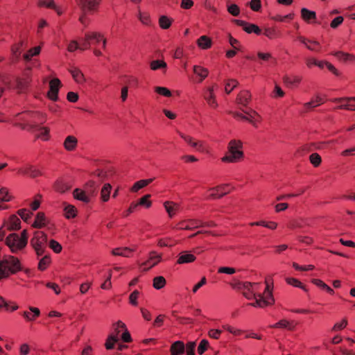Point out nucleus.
<instances>
[{
  "label": "nucleus",
  "instance_id": "nucleus-1",
  "mask_svg": "<svg viewBox=\"0 0 355 355\" xmlns=\"http://www.w3.org/2000/svg\"><path fill=\"white\" fill-rule=\"evenodd\" d=\"M261 284L259 283L245 282L243 284V295L248 300L254 299L250 305L254 307L264 308L275 303L272 288L267 283L263 295L258 293Z\"/></svg>",
  "mask_w": 355,
  "mask_h": 355
},
{
  "label": "nucleus",
  "instance_id": "nucleus-2",
  "mask_svg": "<svg viewBox=\"0 0 355 355\" xmlns=\"http://www.w3.org/2000/svg\"><path fill=\"white\" fill-rule=\"evenodd\" d=\"M243 142L240 139H231L227 146V152L221 157L225 164H236L244 159Z\"/></svg>",
  "mask_w": 355,
  "mask_h": 355
},
{
  "label": "nucleus",
  "instance_id": "nucleus-3",
  "mask_svg": "<svg viewBox=\"0 0 355 355\" xmlns=\"http://www.w3.org/2000/svg\"><path fill=\"white\" fill-rule=\"evenodd\" d=\"M21 270L22 266L17 257L12 255L0 257V279H6Z\"/></svg>",
  "mask_w": 355,
  "mask_h": 355
},
{
  "label": "nucleus",
  "instance_id": "nucleus-4",
  "mask_svg": "<svg viewBox=\"0 0 355 355\" xmlns=\"http://www.w3.org/2000/svg\"><path fill=\"white\" fill-rule=\"evenodd\" d=\"M28 239V232L24 230L19 234L17 233L8 234L5 242L12 253H17L26 247Z\"/></svg>",
  "mask_w": 355,
  "mask_h": 355
},
{
  "label": "nucleus",
  "instance_id": "nucleus-5",
  "mask_svg": "<svg viewBox=\"0 0 355 355\" xmlns=\"http://www.w3.org/2000/svg\"><path fill=\"white\" fill-rule=\"evenodd\" d=\"M84 47L89 49L92 44H98L101 43L102 48L105 49L107 47V39L105 35L97 30H89L85 32L83 38Z\"/></svg>",
  "mask_w": 355,
  "mask_h": 355
},
{
  "label": "nucleus",
  "instance_id": "nucleus-6",
  "mask_svg": "<svg viewBox=\"0 0 355 355\" xmlns=\"http://www.w3.org/2000/svg\"><path fill=\"white\" fill-rule=\"evenodd\" d=\"M47 242V235L42 231H35L30 241L31 247L37 256H42L45 250Z\"/></svg>",
  "mask_w": 355,
  "mask_h": 355
},
{
  "label": "nucleus",
  "instance_id": "nucleus-7",
  "mask_svg": "<svg viewBox=\"0 0 355 355\" xmlns=\"http://www.w3.org/2000/svg\"><path fill=\"white\" fill-rule=\"evenodd\" d=\"M233 190V187L230 184H223L216 187H213L207 191L205 198L207 199H217L230 193Z\"/></svg>",
  "mask_w": 355,
  "mask_h": 355
},
{
  "label": "nucleus",
  "instance_id": "nucleus-8",
  "mask_svg": "<svg viewBox=\"0 0 355 355\" xmlns=\"http://www.w3.org/2000/svg\"><path fill=\"white\" fill-rule=\"evenodd\" d=\"M215 224L213 222H210L209 223L202 222V220H198V219H189V220H184L179 222L175 228L177 230H191L195 228H198L200 227H205V226H209V227H213Z\"/></svg>",
  "mask_w": 355,
  "mask_h": 355
},
{
  "label": "nucleus",
  "instance_id": "nucleus-9",
  "mask_svg": "<svg viewBox=\"0 0 355 355\" xmlns=\"http://www.w3.org/2000/svg\"><path fill=\"white\" fill-rule=\"evenodd\" d=\"M121 332V338L124 343H130L132 341V338L126 324L121 320H118L112 324V332L110 334L115 335L119 338Z\"/></svg>",
  "mask_w": 355,
  "mask_h": 355
},
{
  "label": "nucleus",
  "instance_id": "nucleus-10",
  "mask_svg": "<svg viewBox=\"0 0 355 355\" xmlns=\"http://www.w3.org/2000/svg\"><path fill=\"white\" fill-rule=\"evenodd\" d=\"M218 89L216 84L206 87L203 92V97L207 102L209 107L211 109H216L218 107V103L216 100V92Z\"/></svg>",
  "mask_w": 355,
  "mask_h": 355
},
{
  "label": "nucleus",
  "instance_id": "nucleus-11",
  "mask_svg": "<svg viewBox=\"0 0 355 355\" xmlns=\"http://www.w3.org/2000/svg\"><path fill=\"white\" fill-rule=\"evenodd\" d=\"M38 6L40 7L51 8L59 16L63 15L66 12L67 8V5L56 3L54 0H40L38 2Z\"/></svg>",
  "mask_w": 355,
  "mask_h": 355
},
{
  "label": "nucleus",
  "instance_id": "nucleus-12",
  "mask_svg": "<svg viewBox=\"0 0 355 355\" xmlns=\"http://www.w3.org/2000/svg\"><path fill=\"white\" fill-rule=\"evenodd\" d=\"M331 101L338 104L336 109L355 110V97L334 98Z\"/></svg>",
  "mask_w": 355,
  "mask_h": 355
},
{
  "label": "nucleus",
  "instance_id": "nucleus-13",
  "mask_svg": "<svg viewBox=\"0 0 355 355\" xmlns=\"http://www.w3.org/2000/svg\"><path fill=\"white\" fill-rule=\"evenodd\" d=\"M61 86V81L58 78H53L49 81V88L47 92V97L49 100L53 101L58 100V93Z\"/></svg>",
  "mask_w": 355,
  "mask_h": 355
},
{
  "label": "nucleus",
  "instance_id": "nucleus-14",
  "mask_svg": "<svg viewBox=\"0 0 355 355\" xmlns=\"http://www.w3.org/2000/svg\"><path fill=\"white\" fill-rule=\"evenodd\" d=\"M77 5L83 10L90 13L98 12L101 0H75Z\"/></svg>",
  "mask_w": 355,
  "mask_h": 355
},
{
  "label": "nucleus",
  "instance_id": "nucleus-15",
  "mask_svg": "<svg viewBox=\"0 0 355 355\" xmlns=\"http://www.w3.org/2000/svg\"><path fill=\"white\" fill-rule=\"evenodd\" d=\"M69 72L76 84L79 85H85L86 84V76L80 68L75 66L71 67L69 69Z\"/></svg>",
  "mask_w": 355,
  "mask_h": 355
},
{
  "label": "nucleus",
  "instance_id": "nucleus-16",
  "mask_svg": "<svg viewBox=\"0 0 355 355\" xmlns=\"http://www.w3.org/2000/svg\"><path fill=\"white\" fill-rule=\"evenodd\" d=\"M74 199L85 204L89 203L93 197L92 193L87 191L85 189L76 188L73 191Z\"/></svg>",
  "mask_w": 355,
  "mask_h": 355
},
{
  "label": "nucleus",
  "instance_id": "nucleus-17",
  "mask_svg": "<svg viewBox=\"0 0 355 355\" xmlns=\"http://www.w3.org/2000/svg\"><path fill=\"white\" fill-rule=\"evenodd\" d=\"M25 119L33 123H43L46 121V114L40 111L28 112L24 114Z\"/></svg>",
  "mask_w": 355,
  "mask_h": 355
},
{
  "label": "nucleus",
  "instance_id": "nucleus-18",
  "mask_svg": "<svg viewBox=\"0 0 355 355\" xmlns=\"http://www.w3.org/2000/svg\"><path fill=\"white\" fill-rule=\"evenodd\" d=\"M162 260V254L153 251L149 253L148 259L143 263L145 269H150L157 266Z\"/></svg>",
  "mask_w": 355,
  "mask_h": 355
},
{
  "label": "nucleus",
  "instance_id": "nucleus-19",
  "mask_svg": "<svg viewBox=\"0 0 355 355\" xmlns=\"http://www.w3.org/2000/svg\"><path fill=\"white\" fill-rule=\"evenodd\" d=\"M3 225L8 230H18L21 227V220L17 216L13 214L10 216L7 219L4 220Z\"/></svg>",
  "mask_w": 355,
  "mask_h": 355
},
{
  "label": "nucleus",
  "instance_id": "nucleus-20",
  "mask_svg": "<svg viewBox=\"0 0 355 355\" xmlns=\"http://www.w3.org/2000/svg\"><path fill=\"white\" fill-rule=\"evenodd\" d=\"M246 121L250 123L254 128H258L262 121V116L255 110H247Z\"/></svg>",
  "mask_w": 355,
  "mask_h": 355
},
{
  "label": "nucleus",
  "instance_id": "nucleus-21",
  "mask_svg": "<svg viewBox=\"0 0 355 355\" xmlns=\"http://www.w3.org/2000/svg\"><path fill=\"white\" fill-rule=\"evenodd\" d=\"M112 186L109 182L104 183L99 193V200L103 203H106L110 201L112 197Z\"/></svg>",
  "mask_w": 355,
  "mask_h": 355
},
{
  "label": "nucleus",
  "instance_id": "nucleus-22",
  "mask_svg": "<svg viewBox=\"0 0 355 355\" xmlns=\"http://www.w3.org/2000/svg\"><path fill=\"white\" fill-rule=\"evenodd\" d=\"M235 22L236 23L237 25L242 26L243 29L247 33H254L257 35H259L261 33V30L260 29V28L254 24L248 23L243 20L239 19L235 20Z\"/></svg>",
  "mask_w": 355,
  "mask_h": 355
},
{
  "label": "nucleus",
  "instance_id": "nucleus-23",
  "mask_svg": "<svg viewBox=\"0 0 355 355\" xmlns=\"http://www.w3.org/2000/svg\"><path fill=\"white\" fill-rule=\"evenodd\" d=\"M163 206L168 216V218H173L180 211V205L173 201H165Z\"/></svg>",
  "mask_w": 355,
  "mask_h": 355
},
{
  "label": "nucleus",
  "instance_id": "nucleus-24",
  "mask_svg": "<svg viewBox=\"0 0 355 355\" xmlns=\"http://www.w3.org/2000/svg\"><path fill=\"white\" fill-rule=\"evenodd\" d=\"M296 326L297 322H295L294 320L282 319L278 321L277 322L272 324L270 327L274 329H282L288 331H293L295 329Z\"/></svg>",
  "mask_w": 355,
  "mask_h": 355
},
{
  "label": "nucleus",
  "instance_id": "nucleus-25",
  "mask_svg": "<svg viewBox=\"0 0 355 355\" xmlns=\"http://www.w3.org/2000/svg\"><path fill=\"white\" fill-rule=\"evenodd\" d=\"M78 140L74 135H68L63 141V148L68 152H73L78 148Z\"/></svg>",
  "mask_w": 355,
  "mask_h": 355
},
{
  "label": "nucleus",
  "instance_id": "nucleus-26",
  "mask_svg": "<svg viewBox=\"0 0 355 355\" xmlns=\"http://www.w3.org/2000/svg\"><path fill=\"white\" fill-rule=\"evenodd\" d=\"M26 322H33L40 315V310L37 307L29 306L28 310L21 313Z\"/></svg>",
  "mask_w": 355,
  "mask_h": 355
},
{
  "label": "nucleus",
  "instance_id": "nucleus-27",
  "mask_svg": "<svg viewBox=\"0 0 355 355\" xmlns=\"http://www.w3.org/2000/svg\"><path fill=\"white\" fill-rule=\"evenodd\" d=\"M196 45L200 50L206 51L212 47L213 42L211 37L203 35L196 40Z\"/></svg>",
  "mask_w": 355,
  "mask_h": 355
},
{
  "label": "nucleus",
  "instance_id": "nucleus-28",
  "mask_svg": "<svg viewBox=\"0 0 355 355\" xmlns=\"http://www.w3.org/2000/svg\"><path fill=\"white\" fill-rule=\"evenodd\" d=\"M196 257L189 251L181 252L178 257L177 263L182 265L191 263L196 261Z\"/></svg>",
  "mask_w": 355,
  "mask_h": 355
},
{
  "label": "nucleus",
  "instance_id": "nucleus-29",
  "mask_svg": "<svg viewBox=\"0 0 355 355\" xmlns=\"http://www.w3.org/2000/svg\"><path fill=\"white\" fill-rule=\"evenodd\" d=\"M301 17L307 24H315L316 21V12L313 10L302 8L300 10Z\"/></svg>",
  "mask_w": 355,
  "mask_h": 355
},
{
  "label": "nucleus",
  "instance_id": "nucleus-30",
  "mask_svg": "<svg viewBox=\"0 0 355 355\" xmlns=\"http://www.w3.org/2000/svg\"><path fill=\"white\" fill-rule=\"evenodd\" d=\"M193 72L198 78V83H202L208 77L209 73L208 69L198 64L193 66Z\"/></svg>",
  "mask_w": 355,
  "mask_h": 355
},
{
  "label": "nucleus",
  "instance_id": "nucleus-31",
  "mask_svg": "<svg viewBox=\"0 0 355 355\" xmlns=\"http://www.w3.org/2000/svg\"><path fill=\"white\" fill-rule=\"evenodd\" d=\"M137 17L140 23L144 26H150L153 24L150 15L147 11H142L140 8H138Z\"/></svg>",
  "mask_w": 355,
  "mask_h": 355
},
{
  "label": "nucleus",
  "instance_id": "nucleus-32",
  "mask_svg": "<svg viewBox=\"0 0 355 355\" xmlns=\"http://www.w3.org/2000/svg\"><path fill=\"white\" fill-rule=\"evenodd\" d=\"M135 248H130L128 247L124 248H116L112 250V254L114 256H121L123 257H130L132 256L133 252L135 251Z\"/></svg>",
  "mask_w": 355,
  "mask_h": 355
},
{
  "label": "nucleus",
  "instance_id": "nucleus-33",
  "mask_svg": "<svg viewBox=\"0 0 355 355\" xmlns=\"http://www.w3.org/2000/svg\"><path fill=\"white\" fill-rule=\"evenodd\" d=\"M48 224V219L44 213L38 212L35 218L32 227L34 228L41 229L44 227Z\"/></svg>",
  "mask_w": 355,
  "mask_h": 355
},
{
  "label": "nucleus",
  "instance_id": "nucleus-34",
  "mask_svg": "<svg viewBox=\"0 0 355 355\" xmlns=\"http://www.w3.org/2000/svg\"><path fill=\"white\" fill-rule=\"evenodd\" d=\"M325 102L324 97L320 95L313 96L311 100L304 103V107L306 109L316 107Z\"/></svg>",
  "mask_w": 355,
  "mask_h": 355
},
{
  "label": "nucleus",
  "instance_id": "nucleus-35",
  "mask_svg": "<svg viewBox=\"0 0 355 355\" xmlns=\"http://www.w3.org/2000/svg\"><path fill=\"white\" fill-rule=\"evenodd\" d=\"M332 55L335 56L339 61L344 62H354L355 56L343 51H337L333 53Z\"/></svg>",
  "mask_w": 355,
  "mask_h": 355
},
{
  "label": "nucleus",
  "instance_id": "nucleus-36",
  "mask_svg": "<svg viewBox=\"0 0 355 355\" xmlns=\"http://www.w3.org/2000/svg\"><path fill=\"white\" fill-rule=\"evenodd\" d=\"M19 306L17 304L6 301L3 297L0 296V309L6 311H15Z\"/></svg>",
  "mask_w": 355,
  "mask_h": 355
},
{
  "label": "nucleus",
  "instance_id": "nucleus-37",
  "mask_svg": "<svg viewBox=\"0 0 355 355\" xmlns=\"http://www.w3.org/2000/svg\"><path fill=\"white\" fill-rule=\"evenodd\" d=\"M153 182V179H144V180H140L139 181H137L133 184L132 187L130 188V191L132 193H137L140 189L146 187L149 184H150Z\"/></svg>",
  "mask_w": 355,
  "mask_h": 355
},
{
  "label": "nucleus",
  "instance_id": "nucleus-38",
  "mask_svg": "<svg viewBox=\"0 0 355 355\" xmlns=\"http://www.w3.org/2000/svg\"><path fill=\"white\" fill-rule=\"evenodd\" d=\"M13 199V196L10 192L8 188L2 187L0 188V204L9 202Z\"/></svg>",
  "mask_w": 355,
  "mask_h": 355
},
{
  "label": "nucleus",
  "instance_id": "nucleus-39",
  "mask_svg": "<svg viewBox=\"0 0 355 355\" xmlns=\"http://www.w3.org/2000/svg\"><path fill=\"white\" fill-rule=\"evenodd\" d=\"M21 43L12 46L10 60L12 62H16L19 60L21 53Z\"/></svg>",
  "mask_w": 355,
  "mask_h": 355
},
{
  "label": "nucleus",
  "instance_id": "nucleus-40",
  "mask_svg": "<svg viewBox=\"0 0 355 355\" xmlns=\"http://www.w3.org/2000/svg\"><path fill=\"white\" fill-rule=\"evenodd\" d=\"M263 35L269 40H275L280 37L281 33L275 27H267L263 29Z\"/></svg>",
  "mask_w": 355,
  "mask_h": 355
},
{
  "label": "nucleus",
  "instance_id": "nucleus-41",
  "mask_svg": "<svg viewBox=\"0 0 355 355\" xmlns=\"http://www.w3.org/2000/svg\"><path fill=\"white\" fill-rule=\"evenodd\" d=\"M302 77L298 76H287L284 78V83L288 87H297L302 82Z\"/></svg>",
  "mask_w": 355,
  "mask_h": 355
},
{
  "label": "nucleus",
  "instance_id": "nucleus-42",
  "mask_svg": "<svg viewBox=\"0 0 355 355\" xmlns=\"http://www.w3.org/2000/svg\"><path fill=\"white\" fill-rule=\"evenodd\" d=\"M64 216L67 219L74 218L78 214V210L74 205L67 204L64 207Z\"/></svg>",
  "mask_w": 355,
  "mask_h": 355
},
{
  "label": "nucleus",
  "instance_id": "nucleus-43",
  "mask_svg": "<svg viewBox=\"0 0 355 355\" xmlns=\"http://www.w3.org/2000/svg\"><path fill=\"white\" fill-rule=\"evenodd\" d=\"M150 68L153 71L160 69L165 71L167 69V64L163 60H155L150 62Z\"/></svg>",
  "mask_w": 355,
  "mask_h": 355
},
{
  "label": "nucleus",
  "instance_id": "nucleus-44",
  "mask_svg": "<svg viewBox=\"0 0 355 355\" xmlns=\"http://www.w3.org/2000/svg\"><path fill=\"white\" fill-rule=\"evenodd\" d=\"M250 98L251 94L250 92L242 91L238 94L236 97V102L242 105H246L249 103Z\"/></svg>",
  "mask_w": 355,
  "mask_h": 355
},
{
  "label": "nucleus",
  "instance_id": "nucleus-45",
  "mask_svg": "<svg viewBox=\"0 0 355 355\" xmlns=\"http://www.w3.org/2000/svg\"><path fill=\"white\" fill-rule=\"evenodd\" d=\"M311 283L318 286V288H321L322 290L325 291L330 295L334 294V291L320 279H313L311 280Z\"/></svg>",
  "mask_w": 355,
  "mask_h": 355
},
{
  "label": "nucleus",
  "instance_id": "nucleus-46",
  "mask_svg": "<svg viewBox=\"0 0 355 355\" xmlns=\"http://www.w3.org/2000/svg\"><path fill=\"white\" fill-rule=\"evenodd\" d=\"M84 47V42L80 44L77 40H71L67 45V51L69 52L73 53L76 50L85 51L87 50L86 48Z\"/></svg>",
  "mask_w": 355,
  "mask_h": 355
},
{
  "label": "nucleus",
  "instance_id": "nucleus-47",
  "mask_svg": "<svg viewBox=\"0 0 355 355\" xmlns=\"http://www.w3.org/2000/svg\"><path fill=\"white\" fill-rule=\"evenodd\" d=\"M166 285V280L163 276H157L153 279V287L156 290H160Z\"/></svg>",
  "mask_w": 355,
  "mask_h": 355
},
{
  "label": "nucleus",
  "instance_id": "nucleus-48",
  "mask_svg": "<svg viewBox=\"0 0 355 355\" xmlns=\"http://www.w3.org/2000/svg\"><path fill=\"white\" fill-rule=\"evenodd\" d=\"M171 353L182 354L184 352V344L182 341L178 340L174 342L170 349Z\"/></svg>",
  "mask_w": 355,
  "mask_h": 355
},
{
  "label": "nucleus",
  "instance_id": "nucleus-49",
  "mask_svg": "<svg viewBox=\"0 0 355 355\" xmlns=\"http://www.w3.org/2000/svg\"><path fill=\"white\" fill-rule=\"evenodd\" d=\"M41 52L40 46L30 49L24 55L23 58L26 61H30L34 56L38 55Z\"/></svg>",
  "mask_w": 355,
  "mask_h": 355
},
{
  "label": "nucleus",
  "instance_id": "nucleus-50",
  "mask_svg": "<svg viewBox=\"0 0 355 355\" xmlns=\"http://www.w3.org/2000/svg\"><path fill=\"white\" fill-rule=\"evenodd\" d=\"M172 19L166 15H162L159 18L158 21L159 27L164 30L169 28L172 24Z\"/></svg>",
  "mask_w": 355,
  "mask_h": 355
},
{
  "label": "nucleus",
  "instance_id": "nucleus-51",
  "mask_svg": "<svg viewBox=\"0 0 355 355\" xmlns=\"http://www.w3.org/2000/svg\"><path fill=\"white\" fill-rule=\"evenodd\" d=\"M51 263V257L49 255L44 256L38 263V269L41 271H44L48 268Z\"/></svg>",
  "mask_w": 355,
  "mask_h": 355
},
{
  "label": "nucleus",
  "instance_id": "nucleus-52",
  "mask_svg": "<svg viewBox=\"0 0 355 355\" xmlns=\"http://www.w3.org/2000/svg\"><path fill=\"white\" fill-rule=\"evenodd\" d=\"M257 58L258 60L264 62H268L271 61L272 60H275L271 53L264 52L261 51H257Z\"/></svg>",
  "mask_w": 355,
  "mask_h": 355
},
{
  "label": "nucleus",
  "instance_id": "nucleus-53",
  "mask_svg": "<svg viewBox=\"0 0 355 355\" xmlns=\"http://www.w3.org/2000/svg\"><path fill=\"white\" fill-rule=\"evenodd\" d=\"M286 282L293 287L299 288L302 289L304 291H307L306 286L303 285V284L297 279L294 277H286L285 279Z\"/></svg>",
  "mask_w": 355,
  "mask_h": 355
},
{
  "label": "nucleus",
  "instance_id": "nucleus-54",
  "mask_svg": "<svg viewBox=\"0 0 355 355\" xmlns=\"http://www.w3.org/2000/svg\"><path fill=\"white\" fill-rule=\"evenodd\" d=\"M222 327L224 330L228 331L230 334H231L235 336H241L244 333L243 330L236 328V327H234L233 326H231L228 324H223L222 326Z\"/></svg>",
  "mask_w": 355,
  "mask_h": 355
},
{
  "label": "nucleus",
  "instance_id": "nucleus-55",
  "mask_svg": "<svg viewBox=\"0 0 355 355\" xmlns=\"http://www.w3.org/2000/svg\"><path fill=\"white\" fill-rule=\"evenodd\" d=\"M119 338L116 336H114L112 334H110L108 337L107 338L105 343V347L107 349H112L114 348V345L119 342Z\"/></svg>",
  "mask_w": 355,
  "mask_h": 355
},
{
  "label": "nucleus",
  "instance_id": "nucleus-56",
  "mask_svg": "<svg viewBox=\"0 0 355 355\" xmlns=\"http://www.w3.org/2000/svg\"><path fill=\"white\" fill-rule=\"evenodd\" d=\"M306 64L309 68H311L313 66H317L320 69H323L324 67L325 61L318 60L313 58H310L306 60Z\"/></svg>",
  "mask_w": 355,
  "mask_h": 355
},
{
  "label": "nucleus",
  "instance_id": "nucleus-57",
  "mask_svg": "<svg viewBox=\"0 0 355 355\" xmlns=\"http://www.w3.org/2000/svg\"><path fill=\"white\" fill-rule=\"evenodd\" d=\"M37 138L42 141H48L50 138V130L47 127H42L37 135Z\"/></svg>",
  "mask_w": 355,
  "mask_h": 355
},
{
  "label": "nucleus",
  "instance_id": "nucleus-58",
  "mask_svg": "<svg viewBox=\"0 0 355 355\" xmlns=\"http://www.w3.org/2000/svg\"><path fill=\"white\" fill-rule=\"evenodd\" d=\"M348 324V320L346 318H342L340 321L336 322L331 328L332 331H339L345 328Z\"/></svg>",
  "mask_w": 355,
  "mask_h": 355
},
{
  "label": "nucleus",
  "instance_id": "nucleus-59",
  "mask_svg": "<svg viewBox=\"0 0 355 355\" xmlns=\"http://www.w3.org/2000/svg\"><path fill=\"white\" fill-rule=\"evenodd\" d=\"M150 197L151 196L150 194H146L141 197L138 202H137L138 206H144L147 209L150 208L152 206V202L150 200Z\"/></svg>",
  "mask_w": 355,
  "mask_h": 355
},
{
  "label": "nucleus",
  "instance_id": "nucleus-60",
  "mask_svg": "<svg viewBox=\"0 0 355 355\" xmlns=\"http://www.w3.org/2000/svg\"><path fill=\"white\" fill-rule=\"evenodd\" d=\"M285 96V92L281 88V87L275 84L274 86L273 91L271 93V97L273 98H281Z\"/></svg>",
  "mask_w": 355,
  "mask_h": 355
},
{
  "label": "nucleus",
  "instance_id": "nucleus-61",
  "mask_svg": "<svg viewBox=\"0 0 355 355\" xmlns=\"http://www.w3.org/2000/svg\"><path fill=\"white\" fill-rule=\"evenodd\" d=\"M154 90L155 93L164 97H171L172 96L170 89L165 87L157 86L155 87Z\"/></svg>",
  "mask_w": 355,
  "mask_h": 355
},
{
  "label": "nucleus",
  "instance_id": "nucleus-62",
  "mask_svg": "<svg viewBox=\"0 0 355 355\" xmlns=\"http://www.w3.org/2000/svg\"><path fill=\"white\" fill-rule=\"evenodd\" d=\"M49 248L56 254H59L62 250L61 244L54 239H51L49 243Z\"/></svg>",
  "mask_w": 355,
  "mask_h": 355
},
{
  "label": "nucleus",
  "instance_id": "nucleus-63",
  "mask_svg": "<svg viewBox=\"0 0 355 355\" xmlns=\"http://www.w3.org/2000/svg\"><path fill=\"white\" fill-rule=\"evenodd\" d=\"M238 82L234 79L228 80L225 85V92L226 94H230L237 86Z\"/></svg>",
  "mask_w": 355,
  "mask_h": 355
},
{
  "label": "nucleus",
  "instance_id": "nucleus-64",
  "mask_svg": "<svg viewBox=\"0 0 355 355\" xmlns=\"http://www.w3.org/2000/svg\"><path fill=\"white\" fill-rule=\"evenodd\" d=\"M196 347V343L195 341L188 342L184 345V352L187 355H195V349Z\"/></svg>",
  "mask_w": 355,
  "mask_h": 355
}]
</instances>
